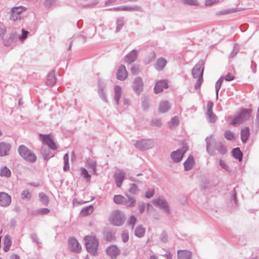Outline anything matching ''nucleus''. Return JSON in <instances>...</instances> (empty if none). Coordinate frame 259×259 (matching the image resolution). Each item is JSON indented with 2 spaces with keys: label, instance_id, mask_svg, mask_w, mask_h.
<instances>
[{
  "label": "nucleus",
  "instance_id": "nucleus-20",
  "mask_svg": "<svg viewBox=\"0 0 259 259\" xmlns=\"http://www.w3.org/2000/svg\"><path fill=\"white\" fill-rule=\"evenodd\" d=\"M11 146L9 143L0 142V156L4 157L9 155Z\"/></svg>",
  "mask_w": 259,
  "mask_h": 259
},
{
  "label": "nucleus",
  "instance_id": "nucleus-7",
  "mask_svg": "<svg viewBox=\"0 0 259 259\" xmlns=\"http://www.w3.org/2000/svg\"><path fill=\"white\" fill-rule=\"evenodd\" d=\"M154 145V142L148 139H141L137 141L134 146L139 150L145 151L153 148Z\"/></svg>",
  "mask_w": 259,
  "mask_h": 259
},
{
  "label": "nucleus",
  "instance_id": "nucleus-27",
  "mask_svg": "<svg viewBox=\"0 0 259 259\" xmlns=\"http://www.w3.org/2000/svg\"><path fill=\"white\" fill-rule=\"evenodd\" d=\"M105 85L104 83H99L98 94L100 98L105 102H107V99L105 93Z\"/></svg>",
  "mask_w": 259,
  "mask_h": 259
},
{
  "label": "nucleus",
  "instance_id": "nucleus-60",
  "mask_svg": "<svg viewBox=\"0 0 259 259\" xmlns=\"http://www.w3.org/2000/svg\"><path fill=\"white\" fill-rule=\"evenodd\" d=\"M131 73L134 75L137 74L139 72V66L136 65H133L131 67Z\"/></svg>",
  "mask_w": 259,
  "mask_h": 259
},
{
  "label": "nucleus",
  "instance_id": "nucleus-63",
  "mask_svg": "<svg viewBox=\"0 0 259 259\" xmlns=\"http://www.w3.org/2000/svg\"><path fill=\"white\" fill-rule=\"evenodd\" d=\"M31 238L32 240L35 242L36 244H40L41 242H39L38 238L37 235L35 233H33L31 235Z\"/></svg>",
  "mask_w": 259,
  "mask_h": 259
},
{
  "label": "nucleus",
  "instance_id": "nucleus-55",
  "mask_svg": "<svg viewBox=\"0 0 259 259\" xmlns=\"http://www.w3.org/2000/svg\"><path fill=\"white\" fill-rule=\"evenodd\" d=\"M21 197L22 199L29 200L31 198V194L28 190H24L21 193Z\"/></svg>",
  "mask_w": 259,
  "mask_h": 259
},
{
  "label": "nucleus",
  "instance_id": "nucleus-43",
  "mask_svg": "<svg viewBox=\"0 0 259 259\" xmlns=\"http://www.w3.org/2000/svg\"><path fill=\"white\" fill-rule=\"evenodd\" d=\"M124 198L125 197L121 195H114L113 197V201L117 204L123 205Z\"/></svg>",
  "mask_w": 259,
  "mask_h": 259
},
{
  "label": "nucleus",
  "instance_id": "nucleus-2",
  "mask_svg": "<svg viewBox=\"0 0 259 259\" xmlns=\"http://www.w3.org/2000/svg\"><path fill=\"white\" fill-rule=\"evenodd\" d=\"M84 240L88 252L93 255H97L98 253V240L94 236H87Z\"/></svg>",
  "mask_w": 259,
  "mask_h": 259
},
{
  "label": "nucleus",
  "instance_id": "nucleus-37",
  "mask_svg": "<svg viewBox=\"0 0 259 259\" xmlns=\"http://www.w3.org/2000/svg\"><path fill=\"white\" fill-rule=\"evenodd\" d=\"M232 155L235 159H238L239 161L242 160V153L239 148H234L232 150Z\"/></svg>",
  "mask_w": 259,
  "mask_h": 259
},
{
  "label": "nucleus",
  "instance_id": "nucleus-30",
  "mask_svg": "<svg viewBox=\"0 0 259 259\" xmlns=\"http://www.w3.org/2000/svg\"><path fill=\"white\" fill-rule=\"evenodd\" d=\"M3 250L5 252H7L10 249V247L12 245L11 237L9 235H7L4 239Z\"/></svg>",
  "mask_w": 259,
  "mask_h": 259
},
{
  "label": "nucleus",
  "instance_id": "nucleus-13",
  "mask_svg": "<svg viewBox=\"0 0 259 259\" xmlns=\"http://www.w3.org/2000/svg\"><path fill=\"white\" fill-rule=\"evenodd\" d=\"M11 203V197L8 193L5 192H0V206L3 207H7Z\"/></svg>",
  "mask_w": 259,
  "mask_h": 259
},
{
  "label": "nucleus",
  "instance_id": "nucleus-64",
  "mask_svg": "<svg viewBox=\"0 0 259 259\" xmlns=\"http://www.w3.org/2000/svg\"><path fill=\"white\" fill-rule=\"evenodd\" d=\"M219 164L221 167L227 171H229V167L226 164L224 161L220 160L219 161Z\"/></svg>",
  "mask_w": 259,
  "mask_h": 259
},
{
  "label": "nucleus",
  "instance_id": "nucleus-34",
  "mask_svg": "<svg viewBox=\"0 0 259 259\" xmlns=\"http://www.w3.org/2000/svg\"><path fill=\"white\" fill-rule=\"evenodd\" d=\"M121 88L119 85H115L114 87V100L117 104H119L121 97Z\"/></svg>",
  "mask_w": 259,
  "mask_h": 259
},
{
  "label": "nucleus",
  "instance_id": "nucleus-61",
  "mask_svg": "<svg viewBox=\"0 0 259 259\" xmlns=\"http://www.w3.org/2000/svg\"><path fill=\"white\" fill-rule=\"evenodd\" d=\"M185 4L191 6H197L198 3L197 0H182Z\"/></svg>",
  "mask_w": 259,
  "mask_h": 259
},
{
  "label": "nucleus",
  "instance_id": "nucleus-3",
  "mask_svg": "<svg viewBox=\"0 0 259 259\" xmlns=\"http://www.w3.org/2000/svg\"><path fill=\"white\" fill-rule=\"evenodd\" d=\"M203 60H200L194 67L192 70V75L194 78H197V81L195 84V88L198 89L200 88L203 81V73L204 68H202L203 65Z\"/></svg>",
  "mask_w": 259,
  "mask_h": 259
},
{
  "label": "nucleus",
  "instance_id": "nucleus-14",
  "mask_svg": "<svg viewBox=\"0 0 259 259\" xmlns=\"http://www.w3.org/2000/svg\"><path fill=\"white\" fill-rule=\"evenodd\" d=\"M106 253L112 259H115L120 254V250L115 245H111L107 247Z\"/></svg>",
  "mask_w": 259,
  "mask_h": 259
},
{
  "label": "nucleus",
  "instance_id": "nucleus-28",
  "mask_svg": "<svg viewBox=\"0 0 259 259\" xmlns=\"http://www.w3.org/2000/svg\"><path fill=\"white\" fill-rule=\"evenodd\" d=\"M167 63L166 60L163 58H158L155 65V68L158 71L162 70Z\"/></svg>",
  "mask_w": 259,
  "mask_h": 259
},
{
  "label": "nucleus",
  "instance_id": "nucleus-54",
  "mask_svg": "<svg viewBox=\"0 0 259 259\" xmlns=\"http://www.w3.org/2000/svg\"><path fill=\"white\" fill-rule=\"evenodd\" d=\"M224 136L227 140H232L235 139V134L234 133L230 131H227L225 132Z\"/></svg>",
  "mask_w": 259,
  "mask_h": 259
},
{
  "label": "nucleus",
  "instance_id": "nucleus-9",
  "mask_svg": "<svg viewBox=\"0 0 259 259\" xmlns=\"http://www.w3.org/2000/svg\"><path fill=\"white\" fill-rule=\"evenodd\" d=\"M39 137L42 144L47 145L50 149L54 150L57 149V147L51 137L50 135H42L40 134Z\"/></svg>",
  "mask_w": 259,
  "mask_h": 259
},
{
  "label": "nucleus",
  "instance_id": "nucleus-33",
  "mask_svg": "<svg viewBox=\"0 0 259 259\" xmlns=\"http://www.w3.org/2000/svg\"><path fill=\"white\" fill-rule=\"evenodd\" d=\"M0 176L2 177L9 178L11 176V171L6 166H4L0 169Z\"/></svg>",
  "mask_w": 259,
  "mask_h": 259
},
{
  "label": "nucleus",
  "instance_id": "nucleus-62",
  "mask_svg": "<svg viewBox=\"0 0 259 259\" xmlns=\"http://www.w3.org/2000/svg\"><path fill=\"white\" fill-rule=\"evenodd\" d=\"M152 124L157 127H161L162 124L160 119H154L152 120Z\"/></svg>",
  "mask_w": 259,
  "mask_h": 259
},
{
  "label": "nucleus",
  "instance_id": "nucleus-38",
  "mask_svg": "<svg viewBox=\"0 0 259 259\" xmlns=\"http://www.w3.org/2000/svg\"><path fill=\"white\" fill-rule=\"evenodd\" d=\"M94 207L92 205L83 207L80 211V213L83 216H86L93 212Z\"/></svg>",
  "mask_w": 259,
  "mask_h": 259
},
{
  "label": "nucleus",
  "instance_id": "nucleus-51",
  "mask_svg": "<svg viewBox=\"0 0 259 259\" xmlns=\"http://www.w3.org/2000/svg\"><path fill=\"white\" fill-rule=\"evenodd\" d=\"M136 222H137L136 217L135 215H132L130 217L127 223V225L131 227L132 229H133L134 227Z\"/></svg>",
  "mask_w": 259,
  "mask_h": 259
},
{
  "label": "nucleus",
  "instance_id": "nucleus-26",
  "mask_svg": "<svg viewBox=\"0 0 259 259\" xmlns=\"http://www.w3.org/2000/svg\"><path fill=\"white\" fill-rule=\"evenodd\" d=\"M50 148L46 147H42L40 152L41 154L44 158V159L46 160H48L50 158L54 156V154L51 152L49 149Z\"/></svg>",
  "mask_w": 259,
  "mask_h": 259
},
{
  "label": "nucleus",
  "instance_id": "nucleus-16",
  "mask_svg": "<svg viewBox=\"0 0 259 259\" xmlns=\"http://www.w3.org/2000/svg\"><path fill=\"white\" fill-rule=\"evenodd\" d=\"M168 83L165 80H160L156 82L154 88V93L158 94L162 92L164 89L168 88Z\"/></svg>",
  "mask_w": 259,
  "mask_h": 259
},
{
  "label": "nucleus",
  "instance_id": "nucleus-25",
  "mask_svg": "<svg viewBox=\"0 0 259 259\" xmlns=\"http://www.w3.org/2000/svg\"><path fill=\"white\" fill-rule=\"evenodd\" d=\"M56 82L55 70H52L47 76L46 83L49 87H53Z\"/></svg>",
  "mask_w": 259,
  "mask_h": 259
},
{
  "label": "nucleus",
  "instance_id": "nucleus-35",
  "mask_svg": "<svg viewBox=\"0 0 259 259\" xmlns=\"http://www.w3.org/2000/svg\"><path fill=\"white\" fill-rule=\"evenodd\" d=\"M104 237L107 241H112L115 238V233L110 230L105 231L104 233Z\"/></svg>",
  "mask_w": 259,
  "mask_h": 259
},
{
  "label": "nucleus",
  "instance_id": "nucleus-8",
  "mask_svg": "<svg viewBox=\"0 0 259 259\" xmlns=\"http://www.w3.org/2000/svg\"><path fill=\"white\" fill-rule=\"evenodd\" d=\"M188 150V146L186 145H183L181 148L173 151L170 155L171 158L174 162H180L186 152Z\"/></svg>",
  "mask_w": 259,
  "mask_h": 259
},
{
  "label": "nucleus",
  "instance_id": "nucleus-58",
  "mask_svg": "<svg viewBox=\"0 0 259 259\" xmlns=\"http://www.w3.org/2000/svg\"><path fill=\"white\" fill-rule=\"evenodd\" d=\"M50 212V210L47 208L38 209L36 210V213L41 214H47Z\"/></svg>",
  "mask_w": 259,
  "mask_h": 259
},
{
  "label": "nucleus",
  "instance_id": "nucleus-23",
  "mask_svg": "<svg viewBox=\"0 0 259 259\" xmlns=\"http://www.w3.org/2000/svg\"><path fill=\"white\" fill-rule=\"evenodd\" d=\"M178 259H191L192 252L187 250H179L177 251Z\"/></svg>",
  "mask_w": 259,
  "mask_h": 259
},
{
  "label": "nucleus",
  "instance_id": "nucleus-56",
  "mask_svg": "<svg viewBox=\"0 0 259 259\" xmlns=\"http://www.w3.org/2000/svg\"><path fill=\"white\" fill-rule=\"evenodd\" d=\"M7 32V27L3 24H0V38L3 40L5 34Z\"/></svg>",
  "mask_w": 259,
  "mask_h": 259
},
{
  "label": "nucleus",
  "instance_id": "nucleus-21",
  "mask_svg": "<svg viewBox=\"0 0 259 259\" xmlns=\"http://www.w3.org/2000/svg\"><path fill=\"white\" fill-rule=\"evenodd\" d=\"M127 72L125 66L121 65L118 69L116 73L117 78L120 80H124L127 77Z\"/></svg>",
  "mask_w": 259,
  "mask_h": 259
},
{
  "label": "nucleus",
  "instance_id": "nucleus-46",
  "mask_svg": "<svg viewBox=\"0 0 259 259\" xmlns=\"http://www.w3.org/2000/svg\"><path fill=\"white\" fill-rule=\"evenodd\" d=\"M139 189L135 184H131L128 189V192L133 194H136L139 192Z\"/></svg>",
  "mask_w": 259,
  "mask_h": 259
},
{
  "label": "nucleus",
  "instance_id": "nucleus-24",
  "mask_svg": "<svg viewBox=\"0 0 259 259\" xmlns=\"http://www.w3.org/2000/svg\"><path fill=\"white\" fill-rule=\"evenodd\" d=\"M195 163L194 157L189 155L187 159L184 162V169L185 171H189L192 168Z\"/></svg>",
  "mask_w": 259,
  "mask_h": 259
},
{
  "label": "nucleus",
  "instance_id": "nucleus-50",
  "mask_svg": "<svg viewBox=\"0 0 259 259\" xmlns=\"http://www.w3.org/2000/svg\"><path fill=\"white\" fill-rule=\"evenodd\" d=\"M223 81V77H221L215 83V91H216V97H218L219 91L222 86V82Z\"/></svg>",
  "mask_w": 259,
  "mask_h": 259
},
{
  "label": "nucleus",
  "instance_id": "nucleus-57",
  "mask_svg": "<svg viewBox=\"0 0 259 259\" xmlns=\"http://www.w3.org/2000/svg\"><path fill=\"white\" fill-rule=\"evenodd\" d=\"M121 238L123 242L125 243L129 239L128 232L127 230H123L121 233Z\"/></svg>",
  "mask_w": 259,
  "mask_h": 259
},
{
  "label": "nucleus",
  "instance_id": "nucleus-44",
  "mask_svg": "<svg viewBox=\"0 0 259 259\" xmlns=\"http://www.w3.org/2000/svg\"><path fill=\"white\" fill-rule=\"evenodd\" d=\"M64 160V167L63 170L64 171H68L69 169V155L68 153H66L63 157Z\"/></svg>",
  "mask_w": 259,
  "mask_h": 259
},
{
  "label": "nucleus",
  "instance_id": "nucleus-53",
  "mask_svg": "<svg viewBox=\"0 0 259 259\" xmlns=\"http://www.w3.org/2000/svg\"><path fill=\"white\" fill-rule=\"evenodd\" d=\"M156 58V55L154 52H151L147 58L145 59V63L149 64L153 61Z\"/></svg>",
  "mask_w": 259,
  "mask_h": 259
},
{
  "label": "nucleus",
  "instance_id": "nucleus-45",
  "mask_svg": "<svg viewBox=\"0 0 259 259\" xmlns=\"http://www.w3.org/2000/svg\"><path fill=\"white\" fill-rule=\"evenodd\" d=\"M124 24V20L123 17H120L116 20V31H119L123 27Z\"/></svg>",
  "mask_w": 259,
  "mask_h": 259
},
{
  "label": "nucleus",
  "instance_id": "nucleus-4",
  "mask_svg": "<svg viewBox=\"0 0 259 259\" xmlns=\"http://www.w3.org/2000/svg\"><path fill=\"white\" fill-rule=\"evenodd\" d=\"M18 151L19 155L26 161L30 163H34L36 160V156L25 145H21L19 146Z\"/></svg>",
  "mask_w": 259,
  "mask_h": 259
},
{
  "label": "nucleus",
  "instance_id": "nucleus-48",
  "mask_svg": "<svg viewBox=\"0 0 259 259\" xmlns=\"http://www.w3.org/2000/svg\"><path fill=\"white\" fill-rule=\"evenodd\" d=\"M22 34L21 35L18 34V37L21 41L23 42L27 37L29 32L27 30H25L24 29L21 30Z\"/></svg>",
  "mask_w": 259,
  "mask_h": 259
},
{
  "label": "nucleus",
  "instance_id": "nucleus-42",
  "mask_svg": "<svg viewBox=\"0 0 259 259\" xmlns=\"http://www.w3.org/2000/svg\"><path fill=\"white\" fill-rule=\"evenodd\" d=\"M39 200L45 205H48L49 201V197L43 192L39 193Z\"/></svg>",
  "mask_w": 259,
  "mask_h": 259
},
{
  "label": "nucleus",
  "instance_id": "nucleus-18",
  "mask_svg": "<svg viewBox=\"0 0 259 259\" xmlns=\"http://www.w3.org/2000/svg\"><path fill=\"white\" fill-rule=\"evenodd\" d=\"M69 245L70 249L75 252H79L81 249V246L77 240L74 238H70L69 240Z\"/></svg>",
  "mask_w": 259,
  "mask_h": 259
},
{
  "label": "nucleus",
  "instance_id": "nucleus-12",
  "mask_svg": "<svg viewBox=\"0 0 259 259\" xmlns=\"http://www.w3.org/2000/svg\"><path fill=\"white\" fill-rule=\"evenodd\" d=\"M213 103L209 101L207 104L206 118L207 120L211 123L214 122L217 120V117L212 111Z\"/></svg>",
  "mask_w": 259,
  "mask_h": 259
},
{
  "label": "nucleus",
  "instance_id": "nucleus-59",
  "mask_svg": "<svg viewBox=\"0 0 259 259\" xmlns=\"http://www.w3.org/2000/svg\"><path fill=\"white\" fill-rule=\"evenodd\" d=\"M155 193V190L153 189H149L145 193V197L147 198H150L153 197Z\"/></svg>",
  "mask_w": 259,
  "mask_h": 259
},
{
  "label": "nucleus",
  "instance_id": "nucleus-11",
  "mask_svg": "<svg viewBox=\"0 0 259 259\" xmlns=\"http://www.w3.org/2000/svg\"><path fill=\"white\" fill-rule=\"evenodd\" d=\"M153 203L155 206L162 210L163 212L167 214L170 213L169 206L165 200L156 198L153 200Z\"/></svg>",
  "mask_w": 259,
  "mask_h": 259
},
{
  "label": "nucleus",
  "instance_id": "nucleus-32",
  "mask_svg": "<svg viewBox=\"0 0 259 259\" xmlns=\"http://www.w3.org/2000/svg\"><path fill=\"white\" fill-rule=\"evenodd\" d=\"M145 228L142 226V225H138L134 231L135 235L138 237L141 238L143 237L145 233Z\"/></svg>",
  "mask_w": 259,
  "mask_h": 259
},
{
  "label": "nucleus",
  "instance_id": "nucleus-39",
  "mask_svg": "<svg viewBox=\"0 0 259 259\" xmlns=\"http://www.w3.org/2000/svg\"><path fill=\"white\" fill-rule=\"evenodd\" d=\"M122 10L125 11H142L141 8L138 6H122Z\"/></svg>",
  "mask_w": 259,
  "mask_h": 259
},
{
  "label": "nucleus",
  "instance_id": "nucleus-6",
  "mask_svg": "<svg viewBox=\"0 0 259 259\" xmlns=\"http://www.w3.org/2000/svg\"><path fill=\"white\" fill-rule=\"evenodd\" d=\"M25 7L19 6L13 7L11 11L10 20L13 21L21 20L23 18L22 13L26 11Z\"/></svg>",
  "mask_w": 259,
  "mask_h": 259
},
{
  "label": "nucleus",
  "instance_id": "nucleus-47",
  "mask_svg": "<svg viewBox=\"0 0 259 259\" xmlns=\"http://www.w3.org/2000/svg\"><path fill=\"white\" fill-rule=\"evenodd\" d=\"M243 121L242 120L239 114H238L234 116L233 119L232 120V121L231 122V124L235 125L237 124H240V123H242Z\"/></svg>",
  "mask_w": 259,
  "mask_h": 259
},
{
  "label": "nucleus",
  "instance_id": "nucleus-15",
  "mask_svg": "<svg viewBox=\"0 0 259 259\" xmlns=\"http://www.w3.org/2000/svg\"><path fill=\"white\" fill-rule=\"evenodd\" d=\"M18 39V34L15 32H12L10 33L8 39L3 40V44L6 47L11 46L15 44Z\"/></svg>",
  "mask_w": 259,
  "mask_h": 259
},
{
  "label": "nucleus",
  "instance_id": "nucleus-40",
  "mask_svg": "<svg viewBox=\"0 0 259 259\" xmlns=\"http://www.w3.org/2000/svg\"><path fill=\"white\" fill-rule=\"evenodd\" d=\"M87 163L89 168L92 169L93 174H96V162L92 159H89L87 161Z\"/></svg>",
  "mask_w": 259,
  "mask_h": 259
},
{
  "label": "nucleus",
  "instance_id": "nucleus-17",
  "mask_svg": "<svg viewBox=\"0 0 259 259\" xmlns=\"http://www.w3.org/2000/svg\"><path fill=\"white\" fill-rule=\"evenodd\" d=\"M125 173L121 170H117L114 174L115 184L118 188L121 186L123 181L124 180Z\"/></svg>",
  "mask_w": 259,
  "mask_h": 259
},
{
  "label": "nucleus",
  "instance_id": "nucleus-29",
  "mask_svg": "<svg viewBox=\"0 0 259 259\" xmlns=\"http://www.w3.org/2000/svg\"><path fill=\"white\" fill-rule=\"evenodd\" d=\"M170 108V105L167 101H161L159 106V111L163 113L167 112Z\"/></svg>",
  "mask_w": 259,
  "mask_h": 259
},
{
  "label": "nucleus",
  "instance_id": "nucleus-1",
  "mask_svg": "<svg viewBox=\"0 0 259 259\" xmlns=\"http://www.w3.org/2000/svg\"><path fill=\"white\" fill-rule=\"evenodd\" d=\"M206 150L210 155H213L215 150L222 155L227 152L225 146L221 143L217 142L212 136L207 137L205 139Z\"/></svg>",
  "mask_w": 259,
  "mask_h": 259
},
{
  "label": "nucleus",
  "instance_id": "nucleus-31",
  "mask_svg": "<svg viewBox=\"0 0 259 259\" xmlns=\"http://www.w3.org/2000/svg\"><path fill=\"white\" fill-rule=\"evenodd\" d=\"M250 135L249 128L245 127L241 131V139L243 143H245L248 140Z\"/></svg>",
  "mask_w": 259,
  "mask_h": 259
},
{
  "label": "nucleus",
  "instance_id": "nucleus-49",
  "mask_svg": "<svg viewBox=\"0 0 259 259\" xmlns=\"http://www.w3.org/2000/svg\"><path fill=\"white\" fill-rule=\"evenodd\" d=\"M80 174L87 181H90L91 178V175L89 174L88 171L83 167L80 168Z\"/></svg>",
  "mask_w": 259,
  "mask_h": 259
},
{
  "label": "nucleus",
  "instance_id": "nucleus-5",
  "mask_svg": "<svg viewBox=\"0 0 259 259\" xmlns=\"http://www.w3.org/2000/svg\"><path fill=\"white\" fill-rule=\"evenodd\" d=\"M125 220L124 214L120 210L113 211L110 215L109 221L112 225L116 226H122Z\"/></svg>",
  "mask_w": 259,
  "mask_h": 259
},
{
  "label": "nucleus",
  "instance_id": "nucleus-22",
  "mask_svg": "<svg viewBox=\"0 0 259 259\" xmlns=\"http://www.w3.org/2000/svg\"><path fill=\"white\" fill-rule=\"evenodd\" d=\"M126 197H125L123 205L128 207H133L135 206L136 199L135 197L129 194H126Z\"/></svg>",
  "mask_w": 259,
  "mask_h": 259
},
{
  "label": "nucleus",
  "instance_id": "nucleus-52",
  "mask_svg": "<svg viewBox=\"0 0 259 259\" xmlns=\"http://www.w3.org/2000/svg\"><path fill=\"white\" fill-rule=\"evenodd\" d=\"M239 49H240L239 46L238 45H237V44L235 45L232 51L231 52V53H230V54L229 55V57L230 58H234L238 53V52L239 51Z\"/></svg>",
  "mask_w": 259,
  "mask_h": 259
},
{
  "label": "nucleus",
  "instance_id": "nucleus-10",
  "mask_svg": "<svg viewBox=\"0 0 259 259\" xmlns=\"http://www.w3.org/2000/svg\"><path fill=\"white\" fill-rule=\"evenodd\" d=\"M132 88L133 91L136 94H141L143 91L144 88V82L141 77H136L134 79L132 84Z\"/></svg>",
  "mask_w": 259,
  "mask_h": 259
},
{
  "label": "nucleus",
  "instance_id": "nucleus-19",
  "mask_svg": "<svg viewBox=\"0 0 259 259\" xmlns=\"http://www.w3.org/2000/svg\"><path fill=\"white\" fill-rule=\"evenodd\" d=\"M138 52L136 50H133L124 57V61L128 64H131L137 59Z\"/></svg>",
  "mask_w": 259,
  "mask_h": 259
},
{
  "label": "nucleus",
  "instance_id": "nucleus-36",
  "mask_svg": "<svg viewBox=\"0 0 259 259\" xmlns=\"http://www.w3.org/2000/svg\"><path fill=\"white\" fill-rule=\"evenodd\" d=\"M251 110L250 109H243L239 115L243 121L248 120L250 117Z\"/></svg>",
  "mask_w": 259,
  "mask_h": 259
},
{
  "label": "nucleus",
  "instance_id": "nucleus-41",
  "mask_svg": "<svg viewBox=\"0 0 259 259\" xmlns=\"http://www.w3.org/2000/svg\"><path fill=\"white\" fill-rule=\"evenodd\" d=\"M168 126L170 128H173L179 124V119L177 116L173 117L170 121L168 122Z\"/></svg>",
  "mask_w": 259,
  "mask_h": 259
}]
</instances>
